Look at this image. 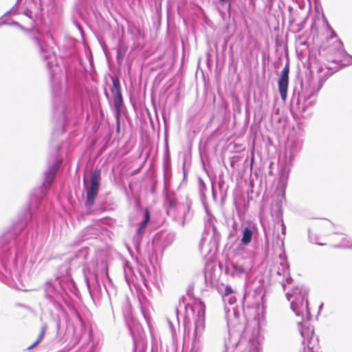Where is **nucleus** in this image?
Segmentation results:
<instances>
[{
	"instance_id": "f257e3e1",
	"label": "nucleus",
	"mask_w": 352,
	"mask_h": 352,
	"mask_svg": "<svg viewBox=\"0 0 352 352\" xmlns=\"http://www.w3.org/2000/svg\"><path fill=\"white\" fill-rule=\"evenodd\" d=\"M100 179V171L99 170H95L91 173L90 186L86 193V205L89 207L94 205V200L98 195Z\"/></svg>"
},
{
	"instance_id": "f03ea898",
	"label": "nucleus",
	"mask_w": 352,
	"mask_h": 352,
	"mask_svg": "<svg viewBox=\"0 0 352 352\" xmlns=\"http://www.w3.org/2000/svg\"><path fill=\"white\" fill-rule=\"evenodd\" d=\"M289 63L287 61L280 72V75L278 80V91L283 101H285L287 96V89L289 86Z\"/></svg>"
},
{
	"instance_id": "7ed1b4c3",
	"label": "nucleus",
	"mask_w": 352,
	"mask_h": 352,
	"mask_svg": "<svg viewBox=\"0 0 352 352\" xmlns=\"http://www.w3.org/2000/svg\"><path fill=\"white\" fill-rule=\"evenodd\" d=\"M112 87L111 91L113 96L114 105L118 111L120 110L122 104V96L120 84V79L118 76L112 77Z\"/></svg>"
},
{
	"instance_id": "20e7f679",
	"label": "nucleus",
	"mask_w": 352,
	"mask_h": 352,
	"mask_svg": "<svg viewBox=\"0 0 352 352\" xmlns=\"http://www.w3.org/2000/svg\"><path fill=\"white\" fill-rule=\"evenodd\" d=\"M335 52L329 50L327 58L329 61L333 63H340L342 60V58L345 56L344 52L341 47V44L339 42L335 43Z\"/></svg>"
},
{
	"instance_id": "39448f33",
	"label": "nucleus",
	"mask_w": 352,
	"mask_h": 352,
	"mask_svg": "<svg viewBox=\"0 0 352 352\" xmlns=\"http://www.w3.org/2000/svg\"><path fill=\"white\" fill-rule=\"evenodd\" d=\"M58 166L57 164H54L49 168L47 172H46L45 182L47 183L48 186H50L51 183L54 180L58 170Z\"/></svg>"
},
{
	"instance_id": "423d86ee",
	"label": "nucleus",
	"mask_w": 352,
	"mask_h": 352,
	"mask_svg": "<svg viewBox=\"0 0 352 352\" xmlns=\"http://www.w3.org/2000/svg\"><path fill=\"white\" fill-rule=\"evenodd\" d=\"M305 299L302 296H300L296 298V301H292L291 302V308L296 313V315L299 316L301 314V307L303 306Z\"/></svg>"
},
{
	"instance_id": "0eeeda50",
	"label": "nucleus",
	"mask_w": 352,
	"mask_h": 352,
	"mask_svg": "<svg viewBox=\"0 0 352 352\" xmlns=\"http://www.w3.org/2000/svg\"><path fill=\"white\" fill-rule=\"evenodd\" d=\"M252 231L250 228H245L243 230V235H242V238H241V243L244 245H248L251 241H252Z\"/></svg>"
},
{
	"instance_id": "6e6552de",
	"label": "nucleus",
	"mask_w": 352,
	"mask_h": 352,
	"mask_svg": "<svg viewBox=\"0 0 352 352\" xmlns=\"http://www.w3.org/2000/svg\"><path fill=\"white\" fill-rule=\"evenodd\" d=\"M150 221V211L148 208H146L144 211V219L141 222L140 227L137 231L138 234H141L144 229L146 227Z\"/></svg>"
},
{
	"instance_id": "1a4fd4ad",
	"label": "nucleus",
	"mask_w": 352,
	"mask_h": 352,
	"mask_svg": "<svg viewBox=\"0 0 352 352\" xmlns=\"http://www.w3.org/2000/svg\"><path fill=\"white\" fill-rule=\"evenodd\" d=\"M46 329H47V326L45 324L43 325L41 329L39 335H38L36 340L32 344H31L30 346H29L28 347V350L34 349L43 340V339L45 335V333H46Z\"/></svg>"
},
{
	"instance_id": "9d476101",
	"label": "nucleus",
	"mask_w": 352,
	"mask_h": 352,
	"mask_svg": "<svg viewBox=\"0 0 352 352\" xmlns=\"http://www.w3.org/2000/svg\"><path fill=\"white\" fill-rule=\"evenodd\" d=\"M300 333L303 338H309L314 333V331L310 329L309 327H302Z\"/></svg>"
},
{
	"instance_id": "9b49d317",
	"label": "nucleus",
	"mask_w": 352,
	"mask_h": 352,
	"mask_svg": "<svg viewBox=\"0 0 352 352\" xmlns=\"http://www.w3.org/2000/svg\"><path fill=\"white\" fill-rule=\"evenodd\" d=\"M126 50H127L126 47H125V46H124V45L120 46V47L118 48V56L119 57L122 58V57L125 55V54H126Z\"/></svg>"
},
{
	"instance_id": "f8f14e48",
	"label": "nucleus",
	"mask_w": 352,
	"mask_h": 352,
	"mask_svg": "<svg viewBox=\"0 0 352 352\" xmlns=\"http://www.w3.org/2000/svg\"><path fill=\"white\" fill-rule=\"evenodd\" d=\"M234 292V290L232 289L230 286H226L225 289V296H229L230 294H232Z\"/></svg>"
},
{
	"instance_id": "ddd939ff",
	"label": "nucleus",
	"mask_w": 352,
	"mask_h": 352,
	"mask_svg": "<svg viewBox=\"0 0 352 352\" xmlns=\"http://www.w3.org/2000/svg\"><path fill=\"white\" fill-rule=\"evenodd\" d=\"M305 305H306V308H307V311H309V308H308V300H305Z\"/></svg>"
},
{
	"instance_id": "4468645a",
	"label": "nucleus",
	"mask_w": 352,
	"mask_h": 352,
	"mask_svg": "<svg viewBox=\"0 0 352 352\" xmlns=\"http://www.w3.org/2000/svg\"><path fill=\"white\" fill-rule=\"evenodd\" d=\"M318 245H324V243H318Z\"/></svg>"
},
{
	"instance_id": "2eb2a0df",
	"label": "nucleus",
	"mask_w": 352,
	"mask_h": 352,
	"mask_svg": "<svg viewBox=\"0 0 352 352\" xmlns=\"http://www.w3.org/2000/svg\"><path fill=\"white\" fill-rule=\"evenodd\" d=\"M221 1H223V2H226V1H227L228 0H221Z\"/></svg>"
}]
</instances>
